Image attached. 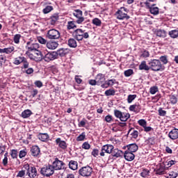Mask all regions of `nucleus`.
Instances as JSON below:
<instances>
[{"mask_svg":"<svg viewBox=\"0 0 178 178\" xmlns=\"http://www.w3.org/2000/svg\"><path fill=\"white\" fill-rule=\"evenodd\" d=\"M67 54H69L68 49L61 48L58 49L56 51L48 52L47 54H45L44 60L45 62H51V60L58 59V56H60L61 58L66 56Z\"/></svg>","mask_w":178,"mask_h":178,"instance_id":"1","label":"nucleus"},{"mask_svg":"<svg viewBox=\"0 0 178 178\" xmlns=\"http://www.w3.org/2000/svg\"><path fill=\"white\" fill-rule=\"evenodd\" d=\"M72 35L77 41H83V38H90L88 32H86V31H83L81 29H75L72 33Z\"/></svg>","mask_w":178,"mask_h":178,"instance_id":"2","label":"nucleus"},{"mask_svg":"<svg viewBox=\"0 0 178 178\" xmlns=\"http://www.w3.org/2000/svg\"><path fill=\"white\" fill-rule=\"evenodd\" d=\"M24 169L26 170V176H29V178H35L38 176L37 168L34 166H30L29 163L24 164Z\"/></svg>","mask_w":178,"mask_h":178,"instance_id":"3","label":"nucleus"},{"mask_svg":"<svg viewBox=\"0 0 178 178\" xmlns=\"http://www.w3.org/2000/svg\"><path fill=\"white\" fill-rule=\"evenodd\" d=\"M129 10L126 8V7H121L115 13L116 18L118 20H129L130 19V16L127 15Z\"/></svg>","mask_w":178,"mask_h":178,"instance_id":"4","label":"nucleus"},{"mask_svg":"<svg viewBox=\"0 0 178 178\" xmlns=\"http://www.w3.org/2000/svg\"><path fill=\"white\" fill-rule=\"evenodd\" d=\"M22 63V69H29V66H30V63L26 58V57L23 56H19L15 58H14L13 64L14 65H21Z\"/></svg>","mask_w":178,"mask_h":178,"instance_id":"5","label":"nucleus"},{"mask_svg":"<svg viewBox=\"0 0 178 178\" xmlns=\"http://www.w3.org/2000/svg\"><path fill=\"white\" fill-rule=\"evenodd\" d=\"M149 66L150 69L153 70V72H159L161 70H163V66L159 60H151L149 63Z\"/></svg>","mask_w":178,"mask_h":178,"instance_id":"6","label":"nucleus"},{"mask_svg":"<svg viewBox=\"0 0 178 178\" xmlns=\"http://www.w3.org/2000/svg\"><path fill=\"white\" fill-rule=\"evenodd\" d=\"M114 115L117 119H120L121 122H127L130 119V113L127 112H122L119 110H114Z\"/></svg>","mask_w":178,"mask_h":178,"instance_id":"7","label":"nucleus"},{"mask_svg":"<svg viewBox=\"0 0 178 178\" xmlns=\"http://www.w3.org/2000/svg\"><path fill=\"white\" fill-rule=\"evenodd\" d=\"M54 173H55V170H54V168L51 164L44 165L40 170V174L42 175V176H45L46 177H51Z\"/></svg>","mask_w":178,"mask_h":178,"instance_id":"8","label":"nucleus"},{"mask_svg":"<svg viewBox=\"0 0 178 178\" xmlns=\"http://www.w3.org/2000/svg\"><path fill=\"white\" fill-rule=\"evenodd\" d=\"M46 37L49 40H59L60 38V32L55 29H52L47 31Z\"/></svg>","mask_w":178,"mask_h":178,"instance_id":"9","label":"nucleus"},{"mask_svg":"<svg viewBox=\"0 0 178 178\" xmlns=\"http://www.w3.org/2000/svg\"><path fill=\"white\" fill-rule=\"evenodd\" d=\"M65 165L66 164L63 161L59 160L58 157L54 159V161H53L51 165L54 170H63L64 169H66V167H65Z\"/></svg>","mask_w":178,"mask_h":178,"instance_id":"10","label":"nucleus"},{"mask_svg":"<svg viewBox=\"0 0 178 178\" xmlns=\"http://www.w3.org/2000/svg\"><path fill=\"white\" fill-rule=\"evenodd\" d=\"M79 174L80 176H82V177H90L92 174V168L89 165L82 167L79 170Z\"/></svg>","mask_w":178,"mask_h":178,"instance_id":"11","label":"nucleus"},{"mask_svg":"<svg viewBox=\"0 0 178 178\" xmlns=\"http://www.w3.org/2000/svg\"><path fill=\"white\" fill-rule=\"evenodd\" d=\"M168 170V167L164 163H159L154 172H155V175L159 176H162L163 175H166V171Z\"/></svg>","mask_w":178,"mask_h":178,"instance_id":"12","label":"nucleus"},{"mask_svg":"<svg viewBox=\"0 0 178 178\" xmlns=\"http://www.w3.org/2000/svg\"><path fill=\"white\" fill-rule=\"evenodd\" d=\"M146 9L149 10V12L151 15H153V16H157V15H159V8L156 7V4L155 3L151 4L146 3Z\"/></svg>","mask_w":178,"mask_h":178,"instance_id":"13","label":"nucleus"},{"mask_svg":"<svg viewBox=\"0 0 178 178\" xmlns=\"http://www.w3.org/2000/svg\"><path fill=\"white\" fill-rule=\"evenodd\" d=\"M73 16L77 19L76 20V23H77V24H81L85 20L84 17H83V11L80 9L75 10L73 13Z\"/></svg>","mask_w":178,"mask_h":178,"instance_id":"14","label":"nucleus"},{"mask_svg":"<svg viewBox=\"0 0 178 178\" xmlns=\"http://www.w3.org/2000/svg\"><path fill=\"white\" fill-rule=\"evenodd\" d=\"M115 148L113 145H104L102 147L100 156H105V154H112V151Z\"/></svg>","mask_w":178,"mask_h":178,"instance_id":"15","label":"nucleus"},{"mask_svg":"<svg viewBox=\"0 0 178 178\" xmlns=\"http://www.w3.org/2000/svg\"><path fill=\"white\" fill-rule=\"evenodd\" d=\"M26 49L29 52H33V51H38L40 49V44L33 42H27Z\"/></svg>","mask_w":178,"mask_h":178,"instance_id":"16","label":"nucleus"},{"mask_svg":"<svg viewBox=\"0 0 178 178\" xmlns=\"http://www.w3.org/2000/svg\"><path fill=\"white\" fill-rule=\"evenodd\" d=\"M31 155L35 158H38L41 155V149L37 145H33L31 148Z\"/></svg>","mask_w":178,"mask_h":178,"instance_id":"17","label":"nucleus"},{"mask_svg":"<svg viewBox=\"0 0 178 178\" xmlns=\"http://www.w3.org/2000/svg\"><path fill=\"white\" fill-rule=\"evenodd\" d=\"M56 145H58V148H60V149H67V143L65 140H62L60 138H57L56 139Z\"/></svg>","mask_w":178,"mask_h":178,"instance_id":"18","label":"nucleus"},{"mask_svg":"<svg viewBox=\"0 0 178 178\" xmlns=\"http://www.w3.org/2000/svg\"><path fill=\"white\" fill-rule=\"evenodd\" d=\"M124 157L126 161L129 162H131V161H134V158L136 156L133 154V152H129V150H126L124 154Z\"/></svg>","mask_w":178,"mask_h":178,"instance_id":"19","label":"nucleus"},{"mask_svg":"<svg viewBox=\"0 0 178 178\" xmlns=\"http://www.w3.org/2000/svg\"><path fill=\"white\" fill-rule=\"evenodd\" d=\"M114 84H116V79H108L102 84V88H108V87H112Z\"/></svg>","mask_w":178,"mask_h":178,"instance_id":"20","label":"nucleus"},{"mask_svg":"<svg viewBox=\"0 0 178 178\" xmlns=\"http://www.w3.org/2000/svg\"><path fill=\"white\" fill-rule=\"evenodd\" d=\"M97 86H102L105 83V75L103 74H98L96 76Z\"/></svg>","mask_w":178,"mask_h":178,"instance_id":"21","label":"nucleus"},{"mask_svg":"<svg viewBox=\"0 0 178 178\" xmlns=\"http://www.w3.org/2000/svg\"><path fill=\"white\" fill-rule=\"evenodd\" d=\"M123 151L119 149H113L111 155L113 158H122L123 156Z\"/></svg>","mask_w":178,"mask_h":178,"instance_id":"22","label":"nucleus"},{"mask_svg":"<svg viewBox=\"0 0 178 178\" xmlns=\"http://www.w3.org/2000/svg\"><path fill=\"white\" fill-rule=\"evenodd\" d=\"M168 137L170 140H177L178 138V129H173L168 134Z\"/></svg>","mask_w":178,"mask_h":178,"instance_id":"23","label":"nucleus"},{"mask_svg":"<svg viewBox=\"0 0 178 178\" xmlns=\"http://www.w3.org/2000/svg\"><path fill=\"white\" fill-rule=\"evenodd\" d=\"M127 151H129V152H137V151H138V145L136 143L127 145Z\"/></svg>","mask_w":178,"mask_h":178,"instance_id":"24","label":"nucleus"},{"mask_svg":"<svg viewBox=\"0 0 178 178\" xmlns=\"http://www.w3.org/2000/svg\"><path fill=\"white\" fill-rule=\"evenodd\" d=\"M58 45L59 44L58 43V42H56V41L50 40L47 42V47L49 49H56Z\"/></svg>","mask_w":178,"mask_h":178,"instance_id":"25","label":"nucleus"},{"mask_svg":"<svg viewBox=\"0 0 178 178\" xmlns=\"http://www.w3.org/2000/svg\"><path fill=\"white\" fill-rule=\"evenodd\" d=\"M38 138L40 141H42L43 143H46L47 140L49 138V135H48V134L47 133H44V134L40 133L38 135Z\"/></svg>","mask_w":178,"mask_h":178,"instance_id":"26","label":"nucleus"},{"mask_svg":"<svg viewBox=\"0 0 178 178\" xmlns=\"http://www.w3.org/2000/svg\"><path fill=\"white\" fill-rule=\"evenodd\" d=\"M76 22L74 21H68L67 23V29L68 30H74L77 29V25H76Z\"/></svg>","mask_w":178,"mask_h":178,"instance_id":"27","label":"nucleus"},{"mask_svg":"<svg viewBox=\"0 0 178 178\" xmlns=\"http://www.w3.org/2000/svg\"><path fill=\"white\" fill-rule=\"evenodd\" d=\"M67 45L70 47V48H76L77 41H76V39L74 38H70L68 40Z\"/></svg>","mask_w":178,"mask_h":178,"instance_id":"28","label":"nucleus"},{"mask_svg":"<svg viewBox=\"0 0 178 178\" xmlns=\"http://www.w3.org/2000/svg\"><path fill=\"white\" fill-rule=\"evenodd\" d=\"M33 112L31 111V110L26 109L22 113V118H23V119H27L30 118V116H31Z\"/></svg>","mask_w":178,"mask_h":178,"instance_id":"29","label":"nucleus"},{"mask_svg":"<svg viewBox=\"0 0 178 178\" xmlns=\"http://www.w3.org/2000/svg\"><path fill=\"white\" fill-rule=\"evenodd\" d=\"M79 166V163L76 161L71 160L69 163V168L72 169V170H76Z\"/></svg>","mask_w":178,"mask_h":178,"instance_id":"30","label":"nucleus"},{"mask_svg":"<svg viewBox=\"0 0 178 178\" xmlns=\"http://www.w3.org/2000/svg\"><path fill=\"white\" fill-rule=\"evenodd\" d=\"M26 55L29 56V58H30L32 60H35L36 62H40L41 61V56L40 57H37V56H34V55H33V54H31L30 51H26Z\"/></svg>","mask_w":178,"mask_h":178,"instance_id":"31","label":"nucleus"},{"mask_svg":"<svg viewBox=\"0 0 178 178\" xmlns=\"http://www.w3.org/2000/svg\"><path fill=\"white\" fill-rule=\"evenodd\" d=\"M150 67L147 65V61L143 60L139 65V70H149Z\"/></svg>","mask_w":178,"mask_h":178,"instance_id":"32","label":"nucleus"},{"mask_svg":"<svg viewBox=\"0 0 178 178\" xmlns=\"http://www.w3.org/2000/svg\"><path fill=\"white\" fill-rule=\"evenodd\" d=\"M59 19V15L58 14H54L51 17H50V24L51 26H54V24H56V22Z\"/></svg>","mask_w":178,"mask_h":178,"instance_id":"33","label":"nucleus"},{"mask_svg":"<svg viewBox=\"0 0 178 178\" xmlns=\"http://www.w3.org/2000/svg\"><path fill=\"white\" fill-rule=\"evenodd\" d=\"M22 170L19 171L17 177H21V178H24L26 177V175H27V170H24V165L22 166Z\"/></svg>","mask_w":178,"mask_h":178,"instance_id":"34","label":"nucleus"},{"mask_svg":"<svg viewBox=\"0 0 178 178\" xmlns=\"http://www.w3.org/2000/svg\"><path fill=\"white\" fill-rule=\"evenodd\" d=\"M128 134H131L133 138H137L138 137V131L134 130V128H131L128 131Z\"/></svg>","mask_w":178,"mask_h":178,"instance_id":"35","label":"nucleus"},{"mask_svg":"<svg viewBox=\"0 0 178 178\" xmlns=\"http://www.w3.org/2000/svg\"><path fill=\"white\" fill-rule=\"evenodd\" d=\"M156 34L157 37H160L161 38H165V37H166V31L165 30L159 29L156 31Z\"/></svg>","mask_w":178,"mask_h":178,"instance_id":"36","label":"nucleus"},{"mask_svg":"<svg viewBox=\"0 0 178 178\" xmlns=\"http://www.w3.org/2000/svg\"><path fill=\"white\" fill-rule=\"evenodd\" d=\"M116 94V90H115V89H108L106 90L104 92V95H106V97H111V96H113Z\"/></svg>","mask_w":178,"mask_h":178,"instance_id":"37","label":"nucleus"},{"mask_svg":"<svg viewBox=\"0 0 178 178\" xmlns=\"http://www.w3.org/2000/svg\"><path fill=\"white\" fill-rule=\"evenodd\" d=\"M168 35L171 38H177L178 37V29H175L169 31Z\"/></svg>","mask_w":178,"mask_h":178,"instance_id":"38","label":"nucleus"},{"mask_svg":"<svg viewBox=\"0 0 178 178\" xmlns=\"http://www.w3.org/2000/svg\"><path fill=\"white\" fill-rule=\"evenodd\" d=\"M13 51H15V47L11 46L10 47L3 49V54H12Z\"/></svg>","mask_w":178,"mask_h":178,"instance_id":"39","label":"nucleus"},{"mask_svg":"<svg viewBox=\"0 0 178 178\" xmlns=\"http://www.w3.org/2000/svg\"><path fill=\"white\" fill-rule=\"evenodd\" d=\"M149 173H150L149 170L147 168H145L142 170L140 173V176L141 177L145 178L149 176Z\"/></svg>","mask_w":178,"mask_h":178,"instance_id":"40","label":"nucleus"},{"mask_svg":"<svg viewBox=\"0 0 178 178\" xmlns=\"http://www.w3.org/2000/svg\"><path fill=\"white\" fill-rule=\"evenodd\" d=\"M92 24L97 26V27H100L101 24H102V22L99 18H95L92 20Z\"/></svg>","mask_w":178,"mask_h":178,"instance_id":"41","label":"nucleus"},{"mask_svg":"<svg viewBox=\"0 0 178 178\" xmlns=\"http://www.w3.org/2000/svg\"><path fill=\"white\" fill-rule=\"evenodd\" d=\"M133 74H134V71L132 69H129L124 72V76L125 77H130Z\"/></svg>","mask_w":178,"mask_h":178,"instance_id":"42","label":"nucleus"},{"mask_svg":"<svg viewBox=\"0 0 178 178\" xmlns=\"http://www.w3.org/2000/svg\"><path fill=\"white\" fill-rule=\"evenodd\" d=\"M137 98V95H129L127 97L128 104H131Z\"/></svg>","mask_w":178,"mask_h":178,"instance_id":"43","label":"nucleus"},{"mask_svg":"<svg viewBox=\"0 0 178 178\" xmlns=\"http://www.w3.org/2000/svg\"><path fill=\"white\" fill-rule=\"evenodd\" d=\"M20 38H22V35L15 34L13 38V41L15 44H20Z\"/></svg>","mask_w":178,"mask_h":178,"instance_id":"44","label":"nucleus"},{"mask_svg":"<svg viewBox=\"0 0 178 178\" xmlns=\"http://www.w3.org/2000/svg\"><path fill=\"white\" fill-rule=\"evenodd\" d=\"M51 10H54V7L51 6H47L43 9L42 12L44 15H47V13H49V12H51Z\"/></svg>","mask_w":178,"mask_h":178,"instance_id":"45","label":"nucleus"},{"mask_svg":"<svg viewBox=\"0 0 178 178\" xmlns=\"http://www.w3.org/2000/svg\"><path fill=\"white\" fill-rule=\"evenodd\" d=\"M170 101L172 105H176L177 104V97L175 95H172L170 96Z\"/></svg>","mask_w":178,"mask_h":178,"instance_id":"46","label":"nucleus"},{"mask_svg":"<svg viewBox=\"0 0 178 178\" xmlns=\"http://www.w3.org/2000/svg\"><path fill=\"white\" fill-rule=\"evenodd\" d=\"M6 63V56L0 55V67L3 66V63Z\"/></svg>","mask_w":178,"mask_h":178,"instance_id":"47","label":"nucleus"},{"mask_svg":"<svg viewBox=\"0 0 178 178\" xmlns=\"http://www.w3.org/2000/svg\"><path fill=\"white\" fill-rule=\"evenodd\" d=\"M140 58H149V51L143 49V51H141Z\"/></svg>","mask_w":178,"mask_h":178,"instance_id":"48","label":"nucleus"},{"mask_svg":"<svg viewBox=\"0 0 178 178\" xmlns=\"http://www.w3.org/2000/svg\"><path fill=\"white\" fill-rule=\"evenodd\" d=\"M26 155H27V149H24L21 150L19 153V157L20 158V159H22V158H24V156H26Z\"/></svg>","mask_w":178,"mask_h":178,"instance_id":"49","label":"nucleus"},{"mask_svg":"<svg viewBox=\"0 0 178 178\" xmlns=\"http://www.w3.org/2000/svg\"><path fill=\"white\" fill-rule=\"evenodd\" d=\"M84 140H86V132H82L81 134L76 138V141H84Z\"/></svg>","mask_w":178,"mask_h":178,"instance_id":"50","label":"nucleus"},{"mask_svg":"<svg viewBox=\"0 0 178 178\" xmlns=\"http://www.w3.org/2000/svg\"><path fill=\"white\" fill-rule=\"evenodd\" d=\"M158 91H159L158 86H152L149 88V92L152 95H154V94H156Z\"/></svg>","mask_w":178,"mask_h":178,"instance_id":"51","label":"nucleus"},{"mask_svg":"<svg viewBox=\"0 0 178 178\" xmlns=\"http://www.w3.org/2000/svg\"><path fill=\"white\" fill-rule=\"evenodd\" d=\"M105 122L107 123H111V122H113V116L111 115H107L104 118Z\"/></svg>","mask_w":178,"mask_h":178,"instance_id":"52","label":"nucleus"},{"mask_svg":"<svg viewBox=\"0 0 178 178\" xmlns=\"http://www.w3.org/2000/svg\"><path fill=\"white\" fill-rule=\"evenodd\" d=\"M91 155L95 158H97L98 155H99V150L98 149H93L91 152Z\"/></svg>","mask_w":178,"mask_h":178,"instance_id":"53","label":"nucleus"},{"mask_svg":"<svg viewBox=\"0 0 178 178\" xmlns=\"http://www.w3.org/2000/svg\"><path fill=\"white\" fill-rule=\"evenodd\" d=\"M138 123L139 126H141L142 127H145V126H147V121L144 119L139 120L138 121Z\"/></svg>","mask_w":178,"mask_h":178,"instance_id":"54","label":"nucleus"},{"mask_svg":"<svg viewBox=\"0 0 178 178\" xmlns=\"http://www.w3.org/2000/svg\"><path fill=\"white\" fill-rule=\"evenodd\" d=\"M10 155L13 159H16V158H17V150L12 149L10 152Z\"/></svg>","mask_w":178,"mask_h":178,"instance_id":"55","label":"nucleus"},{"mask_svg":"<svg viewBox=\"0 0 178 178\" xmlns=\"http://www.w3.org/2000/svg\"><path fill=\"white\" fill-rule=\"evenodd\" d=\"M37 40H38V42H40V44H47V40L44 39V38H42V37H41V36H38V37L37 38Z\"/></svg>","mask_w":178,"mask_h":178,"instance_id":"56","label":"nucleus"},{"mask_svg":"<svg viewBox=\"0 0 178 178\" xmlns=\"http://www.w3.org/2000/svg\"><path fill=\"white\" fill-rule=\"evenodd\" d=\"M176 163H177V161H175V160H170L168 162H167V168L168 169V168H170L172 166H173V165H176Z\"/></svg>","mask_w":178,"mask_h":178,"instance_id":"57","label":"nucleus"},{"mask_svg":"<svg viewBox=\"0 0 178 178\" xmlns=\"http://www.w3.org/2000/svg\"><path fill=\"white\" fill-rule=\"evenodd\" d=\"M82 148L83 149H90V148H91V145L90 143H88V142H85L82 145Z\"/></svg>","mask_w":178,"mask_h":178,"instance_id":"58","label":"nucleus"},{"mask_svg":"<svg viewBox=\"0 0 178 178\" xmlns=\"http://www.w3.org/2000/svg\"><path fill=\"white\" fill-rule=\"evenodd\" d=\"M161 62H163L164 65L168 63V57L166 56H162L160 57Z\"/></svg>","mask_w":178,"mask_h":178,"instance_id":"59","label":"nucleus"},{"mask_svg":"<svg viewBox=\"0 0 178 178\" xmlns=\"http://www.w3.org/2000/svg\"><path fill=\"white\" fill-rule=\"evenodd\" d=\"M141 111V105L140 104H135V113H138Z\"/></svg>","mask_w":178,"mask_h":178,"instance_id":"60","label":"nucleus"},{"mask_svg":"<svg viewBox=\"0 0 178 178\" xmlns=\"http://www.w3.org/2000/svg\"><path fill=\"white\" fill-rule=\"evenodd\" d=\"M86 121L87 120H86V119H83L81 122H79L78 124L79 127H85Z\"/></svg>","mask_w":178,"mask_h":178,"instance_id":"61","label":"nucleus"},{"mask_svg":"<svg viewBox=\"0 0 178 178\" xmlns=\"http://www.w3.org/2000/svg\"><path fill=\"white\" fill-rule=\"evenodd\" d=\"M159 116H166V111L162 110V108L159 109Z\"/></svg>","mask_w":178,"mask_h":178,"instance_id":"62","label":"nucleus"},{"mask_svg":"<svg viewBox=\"0 0 178 178\" xmlns=\"http://www.w3.org/2000/svg\"><path fill=\"white\" fill-rule=\"evenodd\" d=\"M25 73H26V74H33L34 73V69L29 67L25 71Z\"/></svg>","mask_w":178,"mask_h":178,"instance_id":"63","label":"nucleus"},{"mask_svg":"<svg viewBox=\"0 0 178 178\" xmlns=\"http://www.w3.org/2000/svg\"><path fill=\"white\" fill-rule=\"evenodd\" d=\"M34 84L38 88H41V87H42V83L41 82V81H35Z\"/></svg>","mask_w":178,"mask_h":178,"instance_id":"64","label":"nucleus"}]
</instances>
